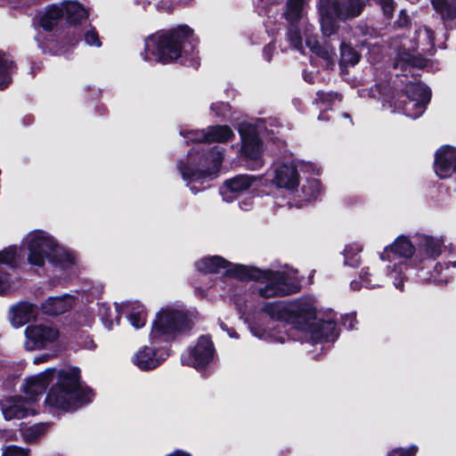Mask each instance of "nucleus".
<instances>
[{"mask_svg":"<svg viewBox=\"0 0 456 456\" xmlns=\"http://www.w3.org/2000/svg\"><path fill=\"white\" fill-rule=\"evenodd\" d=\"M302 191L305 200H316L322 192L321 183L318 179L313 178L306 181L302 186Z\"/></svg>","mask_w":456,"mask_h":456,"instance_id":"nucleus-40","label":"nucleus"},{"mask_svg":"<svg viewBox=\"0 0 456 456\" xmlns=\"http://www.w3.org/2000/svg\"><path fill=\"white\" fill-rule=\"evenodd\" d=\"M416 250V245L414 241L410 240L403 235L398 236L395 240L387 247L384 252L381 254L380 258L382 261L394 262L393 270L390 272V275L394 276V285L396 289L403 290L404 277L402 276L403 265L401 260L396 262V258H414Z\"/></svg>","mask_w":456,"mask_h":456,"instance_id":"nucleus-8","label":"nucleus"},{"mask_svg":"<svg viewBox=\"0 0 456 456\" xmlns=\"http://www.w3.org/2000/svg\"><path fill=\"white\" fill-rule=\"evenodd\" d=\"M404 94L409 95L411 106L419 113L424 111L431 100L430 89L420 83L411 84L404 91Z\"/></svg>","mask_w":456,"mask_h":456,"instance_id":"nucleus-20","label":"nucleus"},{"mask_svg":"<svg viewBox=\"0 0 456 456\" xmlns=\"http://www.w3.org/2000/svg\"><path fill=\"white\" fill-rule=\"evenodd\" d=\"M263 311L273 320L281 322L279 329L284 331L267 330L258 326L250 327L251 333L261 339H273L284 343L289 338L301 339L312 343L333 341L338 336L333 314L327 320L316 314L311 300L298 302H273L266 304Z\"/></svg>","mask_w":456,"mask_h":456,"instance_id":"nucleus-1","label":"nucleus"},{"mask_svg":"<svg viewBox=\"0 0 456 456\" xmlns=\"http://www.w3.org/2000/svg\"><path fill=\"white\" fill-rule=\"evenodd\" d=\"M193 322L183 311L167 306L157 314L150 334L152 344L168 342L191 329Z\"/></svg>","mask_w":456,"mask_h":456,"instance_id":"nucleus-7","label":"nucleus"},{"mask_svg":"<svg viewBox=\"0 0 456 456\" xmlns=\"http://www.w3.org/2000/svg\"><path fill=\"white\" fill-rule=\"evenodd\" d=\"M53 374V370H47L28 379L23 390L25 397L28 399H35V404L37 405L39 397L52 381L51 376Z\"/></svg>","mask_w":456,"mask_h":456,"instance_id":"nucleus-17","label":"nucleus"},{"mask_svg":"<svg viewBox=\"0 0 456 456\" xmlns=\"http://www.w3.org/2000/svg\"><path fill=\"white\" fill-rule=\"evenodd\" d=\"M178 171H209L203 169V150L192 148L184 159L177 161Z\"/></svg>","mask_w":456,"mask_h":456,"instance_id":"nucleus-26","label":"nucleus"},{"mask_svg":"<svg viewBox=\"0 0 456 456\" xmlns=\"http://www.w3.org/2000/svg\"><path fill=\"white\" fill-rule=\"evenodd\" d=\"M419 48V43L410 40L408 37H402L395 49V57L393 61V68L404 72L411 69H423L428 61L421 53H416Z\"/></svg>","mask_w":456,"mask_h":456,"instance_id":"nucleus-9","label":"nucleus"},{"mask_svg":"<svg viewBox=\"0 0 456 456\" xmlns=\"http://www.w3.org/2000/svg\"><path fill=\"white\" fill-rule=\"evenodd\" d=\"M411 23L409 16L404 11L400 12L399 19L396 20V24L399 28L407 27Z\"/></svg>","mask_w":456,"mask_h":456,"instance_id":"nucleus-55","label":"nucleus"},{"mask_svg":"<svg viewBox=\"0 0 456 456\" xmlns=\"http://www.w3.org/2000/svg\"><path fill=\"white\" fill-rule=\"evenodd\" d=\"M367 0H319L321 29L325 37L338 33L339 22L351 20L362 14Z\"/></svg>","mask_w":456,"mask_h":456,"instance_id":"nucleus-6","label":"nucleus"},{"mask_svg":"<svg viewBox=\"0 0 456 456\" xmlns=\"http://www.w3.org/2000/svg\"><path fill=\"white\" fill-rule=\"evenodd\" d=\"M94 110H95V115H98V116H103L107 113V108L102 103L97 104L94 108Z\"/></svg>","mask_w":456,"mask_h":456,"instance_id":"nucleus-57","label":"nucleus"},{"mask_svg":"<svg viewBox=\"0 0 456 456\" xmlns=\"http://www.w3.org/2000/svg\"><path fill=\"white\" fill-rule=\"evenodd\" d=\"M273 183L277 188L293 191L299 184L298 173H275Z\"/></svg>","mask_w":456,"mask_h":456,"instance_id":"nucleus-35","label":"nucleus"},{"mask_svg":"<svg viewBox=\"0 0 456 456\" xmlns=\"http://www.w3.org/2000/svg\"><path fill=\"white\" fill-rule=\"evenodd\" d=\"M339 68L344 72L347 67H354L361 61V53L351 45L346 42L340 44Z\"/></svg>","mask_w":456,"mask_h":456,"instance_id":"nucleus-28","label":"nucleus"},{"mask_svg":"<svg viewBox=\"0 0 456 456\" xmlns=\"http://www.w3.org/2000/svg\"><path fill=\"white\" fill-rule=\"evenodd\" d=\"M206 129L207 143H226L235 137L232 129L228 125L208 126Z\"/></svg>","mask_w":456,"mask_h":456,"instance_id":"nucleus-27","label":"nucleus"},{"mask_svg":"<svg viewBox=\"0 0 456 456\" xmlns=\"http://www.w3.org/2000/svg\"><path fill=\"white\" fill-rule=\"evenodd\" d=\"M315 43H319V41L314 38H306L305 45L311 50L312 46L316 45Z\"/></svg>","mask_w":456,"mask_h":456,"instance_id":"nucleus-58","label":"nucleus"},{"mask_svg":"<svg viewBox=\"0 0 456 456\" xmlns=\"http://www.w3.org/2000/svg\"><path fill=\"white\" fill-rule=\"evenodd\" d=\"M390 107L394 108L395 111L402 112L408 117H417L416 113H411L414 110L410 104L409 95L404 94V91L401 90L396 92L391 98Z\"/></svg>","mask_w":456,"mask_h":456,"instance_id":"nucleus-33","label":"nucleus"},{"mask_svg":"<svg viewBox=\"0 0 456 456\" xmlns=\"http://www.w3.org/2000/svg\"><path fill=\"white\" fill-rule=\"evenodd\" d=\"M18 256V249L16 247H9L0 251V265H5L12 267Z\"/></svg>","mask_w":456,"mask_h":456,"instance_id":"nucleus-44","label":"nucleus"},{"mask_svg":"<svg viewBox=\"0 0 456 456\" xmlns=\"http://www.w3.org/2000/svg\"><path fill=\"white\" fill-rule=\"evenodd\" d=\"M416 245L413 262L426 264L435 261L444 251V240L441 236L416 234L413 237Z\"/></svg>","mask_w":456,"mask_h":456,"instance_id":"nucleus-10","label":"nucleus"},{"mask_svg":"<svg viewBox=\"0 0 456 456\" xmlns=\"http://www.w3.org/2000/svg\"><path fill=\"white\" fill-rule=\"evenodd\" d=\"M16 69L13 61L0 57V90H4L12 84V74Z\"/></svg>","mask_w":456,"mask_h":456,"instance_id":"nucleus-36","label":"nucleus"},{"mask_svg":"<svg viewBox=\"0 0 456 456\" xmlns=\"http://www.w3.org/2000/svg\"><path fill=\"white\" fill-rule=\"evenodd\" d=\"M231 105L227 102H213L210 105V110L215 113V115L223 119L226 118L228 114L231 111Z\"/></svg>","mask_w":456,"mask_h":456,"instance_id":"nucleus-45","label":"nucleus"},{"mask_svg":"<svg viewBox=\"0 0 456 456\" xmlns=\"http://www.w3.org/2000/svg\"><path fill=\"white\" fill-rule=\"evenodd\" d=\"M167 355L165 350H157L145 346L134 354L132 361L139 369L147 370L158 367Z\"/></svg>","mask_w":456,"mask_h":456,"instance_id":"nucleus-15","label":"nucleus"},{"mask_svg":"<svg viewBox=\"0 0 456 456\" xmlns=\"http://www.w3.org/2000/svg\"><path fill=\"white\" fill-rule=\"evenodd\" d=\"M93 391L83 387L77 368L59 372L57 384L48 393L45 403L55 409L74 411L92 402Z\"/></svg>","mask_w":456,"mask_h":456,"instance_id":"nucleus-5","label":"nucleus"},{"mask_svg":"<svg viewBox=\"0 0 456 456\" xmlns=\"http://www.w3.org/2000/svg\"><path fill=\"white\" fill-rule=\"evenodd\" d=\"M47 428V423H37L25 428L22 429L23 439L28 443L36 442L46 432Z\"/></svg>","mask_w":456,"mask_h":456,"instance_id":"nucleus-39","label":"nucleus"},{"mask_svg":"<svg viewBox=\"0 0 456 456\" xmlns=\"http://www.w3.org/2000/svg\"><path fill=\"white\" fill-rule=\"evenodd\" d=\"M306 0H287L283 17L288 22H300Z\"/></svg>","mask_w":456,"mask_h":456,"instance_id":"nucleus-31","label":"nucleus"},{"mask_svg":"<svg viewBox=\"0 0 456 456\" xmlns=\"http://www.w3.org/2000/svg\"><path fill=\"white\" fill-rule=\"evenodd\" d=\"M316 95L322 103H332L339 96L338 93L322 91L317 92Z\"/></svg>","mask_w":456,"mask_h":456,"instance_id":"nucleus-51","label":"nucleus"},{"mask_svg":"<svg viewBox=\"0 0 456 456\" xmlns=\"http://www.w3.org/2000/svg\"><path fill=\"white\" fill-rule=\"evenodd\" d=\"M224 161V151L216 146L208 151L203 150V169L220 171Z\"/></svg>","mask_w":456,"mask_h":456,"instance_id":"nucleus-30","label":"nucleus"},{"mask_svg":"<svg viewBox=\"0 0 456 456\" xmlns=\"http://www.w3.org/2000/svg\"><path fill=\"white\" fill-rule=\"evenodd\" d=\"M315 45H316L312 46L311 52H312L313 53H314L315 55H317V53H320V51L322 50V48L324 45H322L320 44V42H319V43H315Z\"/></svg>","mask_w":456,"mask_h":456,"instance_id":"nucleus-59","label":"nucleus"},{"mask_svg":"<svg viewBox=\"0 0 456 456\" xmlns=\"http://www.w3.org/2000/svg\"><path fill=\"white\" fill-rule=\"evenodd\" d=\"M410 40H414L419 43V47L423 53L428 52L429 49L435 47V34L434 31L427 27L419 28L414 31Z\"/></svg>","mask_w":456,"mask_h":456,"instance_id":"nucleus-32","label":"nucleus"},{"mask_svg":"<svg viewBox=\"0 0 456 456\" xmlns=\"http://www.w3.org/2000/svg\"><path fill=\"white\" fill-rule=\"evenodd\" d=\"M382 279L383 275L376 273L374 270L370 272V268L367 267L361 271L360 281H353L351 282V288L354 290H357L362 287L373 289L380 285Z\"/></svg>","mask_w":456,"mask_h":456,"instance_id":"nucleus-29","label":"nucleus"},{"mask_svg":"<svg viewBox=\"0 0 456 456\" xmlns=\"http://www.w3.org/2000/svg\"><path fill=\"white\" fill-rule=\"evenodd\" d=\"M37 314V309L35 305L27 301H20L10 307L8 318L12 326L20 328L36 318Z\"/></svg>","mask_w":456,"mask_h":456,"instance_id":"nucleus-16","label":"nucleus"},{"mask_svg":"<svg viewBox=\"0 0 456 456\" xmlns=\"http://www.w3.org/2000/svg\"><path fill=\"white\" fill-rule=\"evenodd\" d=\"M220 327L223 329V330H226V326L224 322H220Z\"/></svg>","mask_w":456,"mask_h":456,"instance_id":"nucleus-63","label":"nucleus"},{"mask_svg":"<svg viewBox=\"0 0 456 456\" xmlns=\"http://www.w3.org/2000/svg\"><path fill=\"white\" fill-rule=\"evenodd\" d=\"M252 183L251 176L248 175H237L225 181L220 188V194L226 202H232L240 192L247 190Z\"/></svg>","mask_w":456,"mask_h":456,"instance_id":"nucleus-18","label":"nucleus"},{"mask_svg":"<svg viewBox=\"0 0 456 456\" xmlns=\"http://www.w3.org/2000/svg\"><path fill=\"white\" fill-rule=\"evenodd\" d=\"M274 50H275V44L273 42H271L264 46L263 56L268 62H270L272 61Z\"/></svg>","mask_w":456,"mask_h":456,"instance_id":"nucleus-54","label":"nucleus"},{"mask_svg":"<svg viewBox=\"0 0 456 456\" xmlns=\"http://www.w3.org/2000/svg\"><path fill=\"white\" fill-rule=\"evenodd\" d=\"M362 247L359 243H352L346 246L344 249L345 265L351 267H357L360 265V252Z\"/></svg>","mask_w":456,"mask_h":456,"instance_id":"nucleus-37","label":"nucleus"},{"mask_svg":"<svg viewBox=\"0 0 456 456\" xmlns=\"http://www.w3.org/2000/svg\"><path fill=\"white\" fill-rule=\"evenodd\" d=\"M22 246L27 251V261L31 265L42 267L48 262L64 271L71 272L74 269V256L47 232H29L23 239Z\"/></svg>","mask_w":456,"mask_h":456,"instance_id":"nucleus-4","label":"nucleus"},{"mask_svg":"<svg viewBox=\"0 0 456 456\" xmlns=\"http://www.w3.org/2000/svg\"><path fill=\"white\" fill-rule=\"evenodd\" d=\"M24 346L28 351L42 349L59 338V330L51 324L29 325L25 330Z\"/></svg>","mask_w":456,"mask_h":456,"instance_id":"nucleus-12","label":"nucleus"},{"mask_svg":"<svg viewBox=\"0 0 456 456\" xmlns=\"http://www.w3.org/2000/svg\"><path fill=\"white\" fill-rule=\"evenodd\" d=\"M450 267H456V260L449 261L443 265L440 263H437L434 267V273H431L430 277L428 278V281L437 282V283H446L448 281L447 275H443V270H448Z\"/></svg>","mask_w":456,"mask_h":456,"instance_id":"nucleus-42","label":"nucleus"},{"mask_svg":"<svg viewBox=\"0 0 456 456\" xmlns=\"http://www.w3.org/2000/svg\"><path fill=\"white\" fill-rule=\"evenodd\" d=\"M63 18L66 24L76 26L87 19L89 13L85 6L77 1H67L61 3Z\"/></svg>","mask_w":456,"mask_h":456,"instance_id":"nucleus-22","label":"nucleus"},{"mask_svg":"<svg viewBox=\"0 0 456 456\" xmlns=\"http://www.w3.org/2000/svg\"><path fill=\"white\" fill-rule=\"evenodd\" d=\"M237 129L241 142V155L251 160H259L263 154V142L256 126L242 121L238 125Z\"/></svg>","mask_w":456,"mask_h":456,"instance_id":"nucleus-11","label":"nucleus"},{"mask_svg":"<svg viewBox=\"0 0 456 456\" xmlns=\"http://www.w3.org/2000/svg\"><path fill=\"white\" fill-rule=\"evenodd\" d=\"M379 4L381 6L382 12L384 15L390 19L393 17V13L395 11V2L394 0H379Z\"/></svg>","mask_w":456,"mask_h":456,"instance_id":"nucleus-50","label":"nucleus"},{"mask_svg":"<svg viewBox=\"0 0 456 456\" xmlns=\"http://www.w3.org/2000/svg\"><path fill=\"white\" fill-rule=\"evenodd\" d=\"M199 38L186 24L151 35L144 40L142 56L144 61L167 64L177 61L181 65L197 69L200 59L196 51Z\"/></svg>","mask_w":456,"mask_h":456,"instance_id":"nucleus-3","label":"nucleus"},{"mask_svg":"<svg viewBox=\"0 0 456 456\" xmlns=\"http://www.w3.org/2000/svg\"><path fill=\"white\" fill-rule=\"evenodd\" d=\"M355 323H356V318H355L354 314H346L343 318L344 326H346L349 330L354 329L355 326Z\"/></svg>","mask_w":456,"mask_h":456,"instance_id":"nucleus-56","label":"nucleus"},{"mask_svg":"<svg viewBox=\"0 0 456 456\" xmlns=\"http://www.w3.org/2000/svg\"><path fill=\"white\" fill-rule=\"evenodd\" d=\"M335 55L336 53L334 49H330L327 46H323L320 53H317V56L326 61L325 68L328 69H333L335 66Z\"/></svg>","mask_w":456,"mask_h":456,"instance_id":"nucleus-46","label":"nucleus"},{"mask_svg":"<svg viewBox=\"0 0 456 456\" xmlns=\"http://www.w3.org/2000/svg\"><path fill=\"white\" fill-rule=\"evenodd\" d=\"M214 352L211 339L207 336H201L196 346L182 355V362L195 369H201L213 360Z\"/></svg>","mask_w":456,"mask_h":456,"instance_id":"nucleus-14","label":"nucleus"},{"mask_svg":"<svg viewBox=\"0 0 456 456\" xmlns=\"http://www.w3.org/2000/svg\"><path fill=\"white\" fill-rule=\"evenodd\" d=\"M417 452L418 447L416 445H411L407 449H395L388 456H415Z\"/></svg>","mask_w":456,"mask_h":456,"instance_id":"nucleus-52","label":"nucleus"},{"mask_svg":"<svg viewBox=\"0 0 456 456\" xmlns=\"http://www.w3.org/2000/svg\"><path fill=\"white\" fill-rule=\"evenodd\" d=\"M63 10L61 4H50L45 8V12L38 20L39 26L46 32H52L54 28L62 20Z\"/></svg>","mask_w":456,"mask_h":456,"instance_id":"nucleus-25","label":"nucleus"},{"mask_svg":"<svg viewBox=\"0 0 456 456\" xmlns=\"http://www.w3.org/2000/svg\"><path fill=\"white\" fill-rule=\"evenodd\" d=\"M430 3L440 16L445 28H452L456 20V0H430Z\"/></svg>","mask_w":456,"mask_h":456,"instance_id":"nucleus-24","label":"nucleus"},{"mask_svg":"<svg viewBox=\"0 0 456 456\" xmlns=\"http://www.w3.org/2000/svg\"><path fill=\"white\" fill-rule=\"evenodd\" d=\"M2 456H28V450L16 445H8L2 449Z\"/></svg>","mask_w":456,"mask_h":456,"instance_id":"nucleus-47","label":"nucleus"},{"mask_svg":"<svg viewBox=\"0 0 456 456\" xmlns=\"http://www.w3.org/2000/svg\"><path fill=\"white\" fill-rule=\"evenodd\" d=\"M196 268L204 273H224L240 280L261 281L265 283L264 287L258 289V293L263 297H283L299 289V281L294 270L263 271L241 265H232L218 256L203 257L196 263Z\"/></svg>","mask_w":456,"mask_h":456,"instance_id":"nucleus-2","label":"nucleus"},{"mask_svg":"<svg viewBox=\"0 0 456 456\" xmlns=\"http://www.w3.org/2000/svg\"><path fill=\"white\" fill-rule=\"evenodd\" d=\"M110 309V307H107L105 305H102L100 307V314L102 316V322L105 325V327L109 330L112 329L113 327V321L109 320Z\"/></svg>","mask_w":456,"mask_h":456,"instance_id":"nucleus-53","label":"nucleus"},{"mask_svg":"<svg viewBox=\"0 0 456 456\" xmlns=\"http://www.w3.org/2000/svg\"><path fill=\"white\" fill-rule=\"evenodd\" d=\"M12 289L10 275L0 268V294L6 293Z\"/></svg>","mask_w":456,"mask_h":456,"instance_id":"nucleus-49","label":"nucleus"},{"mask_svg":"<svg viewBox=\"0 0 456 456\" xmlns=\"http://www.w3.org/2000/svg\"><path fill=\"white\" fill-rule=\"evenodd\" d=\"M283 167L284 171H320V169L316 167L315 164L311 162H305L299 159H292L289 162L284 163ZM274 171H280L279 169H275Z\"/></svg>","mask_w":456,"mask_h":456,"instance_id":"nucleus-41","label":"nucleus"},{"mask_svg":"<svg viewBox=\"0 0 456 456\" xmlns=\"http://www.w3.org/2000/svg\"><path fill=\"white\" fill-rule=\"evenodd\" d=\"M289 28L287 31L288 41L293 48L297 50L303 49V38L299 22H288Z\"/></svg>","mask_w":456,"mask_h":456,"instance_id":"nucleus-38","label":"nucleus"},{"mask_svg":"<svg viewBox=\"0 0 456 456\" xmlns=\"http://www.w3.org/2000/svg\"><path fill=\"white\" fill-rule=\"evenodd\" d=\"M1 410L6 420L23 419L37 413L38 406L35 399H28L22 395H14L4 399Z\"/></svg>","mask_w":456,"mask_h":456,"instance_id":"nucleus-13","label":"nucleus"},{"mask_svg":"<svg viewBox=\"0 0 456 456\" xmlns=\"http://www.w3.org/2000/svg\"><path fill=\"white\" fill-rule=\"evenodd\" d=\"M75 304L73 296L65 294L59 297H50L41 305L42 311L49 315H58L69 311Z\"/></svg>","mask_w":456,"mask_h":456,"instance_id":"nucleus-21","label":"nucleus"},{"mask_svg":"<svg viewBox=\"0 0 456 456\" xmlns=\"http://www.w3.org/2000/svg\"><path fill=\"white\" fill-rule=\"evenodd\" d=\"M167 456H190V454L187 452H184L183 451H175V452H173Z\"/></svg>","mask_w":456,"mask_h":456,"instance_id":"nucleus-60","label":"nucleus"},{"mask_svg":"<svg viewBox=\"0 0 456 456\" xmlns=\"http://www.w3.org/2000/svg\"><path fill=\"white\" fill-rule=\"evenodd\" d=\"M228 334L232 338H238V335H237V333L234 330H229Z\"/></svg>","mask_w":456,"mask_h":456,"instance_id":"nucleus-61","label":"nucleus"},{"mask_svg":"<svg viewBox=\"0 0 456 456\" xmlns=\"http://www.w3.org/2000/svg\"><path fill=\"white\" fill-rule=\"evenodd\" d=\"M182 178L193 193L210 186V182L216 178V173H182Z\"/></svg>","mask_w":456,"mask_h":456,"instance_id":"nucleus-23","label":"nucleus"},{"mask_svg":"<svg viewBox=\"0 0 456 456\" xmlns=\"http://www.w3.org/2000/svg\"><path fill=\"white\" fill-rule=\"evenodd\" d=\"M126 310H130L128 321L135 329L143 327L146 323V312L144 307L138 303H127L124 305Z\"/></svg>","mask_w":456,"mask_h":456,"instance_id":"nucleus-34","label":"nucleus"},{"mask_svg":"<svg viewBox=\"0 0 456 456\" xmlns=\"http://www.w3.org/2000/svg\"><path fill=\"white\" fill-rule=\"evenodd\" d=\"M6 436V432L4 430H0V439L4 438Z\"/></svg>","mask_w":456,"mask_h":456,"instance_id":"nucleus-62","label":"nucleus"},{"mask_svg":"<svg viewBox=\"0 0 456 456\" xmlns=\"http://www.w3.org/2000/svg\"><path fill=\"white\" fill-rule=\"evenodd\" d=\"M186 143H207V129H193L182 132Z\"/></svg>","mask_w":456,"mask_h":456,"instance_id":"nucleus-43","label":"nucleus"},{"mask_svg":"<svg viewBox=\"0 0 456 456\" xmlns=\"http://www.w3.org/2000/svg\"><path fill=\"white\" fill-rule=\"evenodd\" d=\"M85 41L89 45L101 46L102 42L95 28H92L85 33Z\"/></svg>","mask_w":456,"mask_h":456,"instance_id":"nucleus-48","label":"nucleus"},{"mask_svg":"<svg viewBox=\"0 0 456 456\" xmlns=\"http://www.w3.org/2000/svg\"><path fill=\"white\" fill-rule=\"evenodd\" d=\"M246 207H244L243 205H240V208L244 209V210H247L248 209V204H245ZM248 206H250V204H248Z\"/></svg>","mask_w":456,"mask_h":456,"instance_id":"nucleus-64","label":"nucleus"},{"mask_svg":"<svg viewBox=\"0 0 456 456\" xmlns=\"http://www.w3.org/2000/svg\"><path fill=\"white\" fill-rule=\"evenodd\" d=\"M434 167L435 171H456V147L440 146L434 155Z\"/></svg>","mask_w":456,"mask_h":456,"instance_id":"nucleus-19","label":"nucleus"}]
</instances>
